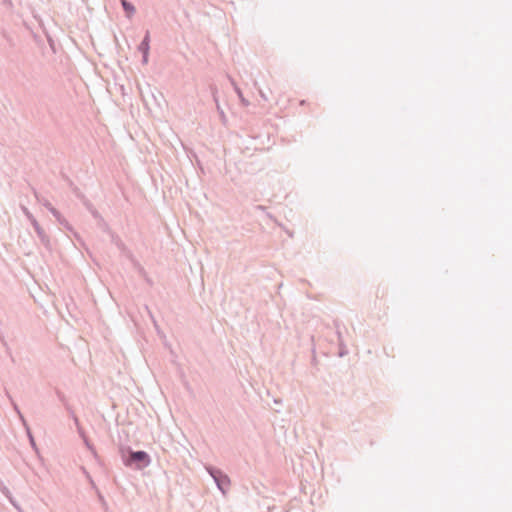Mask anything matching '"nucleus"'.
Segmentation results:
<instances>
[{"label":"nucleus","mask_w":512,"mask_h":512,"mask_svg":"<svg viewBox=\"0 0 512 512\" xmlns=\"http://www.w3.org/2000/svg\"><path fill=\"white\" fill-rule=\"evenodd\" d=\"M139 49L143 52L144 61L147 62L148 51H149V34L147 33L144 40L139 46Z\"/></svg>","instance_id":"4"},{"label":"nucleus","mask_w":512,"mask_h":512,"mask_svg":"<svg viewBox=\"0 0 512 512\" xmlns=\"http://www.w3.org/2000/svg\"><path fill=\"white\" fill-rule=\"evenodd\" d=\"M14 408L15 410L17 411L21 421L23 422V425L25 426V429H26V433H27V437H28V440H29V443L30 445L32 446V437H33V434H32V429L29 427L27 421L24 419L23 415L20 413L18 407L16 404H14Z\"/></svg>","instance_id":"2"},{"label":"nucleus","mask_w":512,"mask_h":512,"mask_svg":"<svg viewBox=\"0 0 512 512\" xmlns=\"http://www.w3.org/2000/svg\"><path fill=\"white\" fill-rule=\"evenodd\" d=\"M20 207H21V210L23 211V213L27 216V218L32 221V213L29 211V209L25 205H22V204L20 205Z\"/></svg>","instance_id":"6"},{"label":"nucleus","mask_w":512,"mask_h":512,"mask_svg":"<svg viewBox=\"0 0 512 512\" xmlns=\"http://www.w3.org/2000/svg\"><path fill=\"white\" fill-rule=\"evenodd\" d=\"M122 6L124 10L126 11L128 17H131L133 13L135 12V8L132 4L127 2L126 0H121Z\"/></svg>","instance_id":"5"},{"label":"nucleus","mask_w":512,"mask_h":512,"mask_svg":"<svg viewBox=\"0 0 512 512\" xmlns=\"http://www.w3.org/2000/svg\"><path fill=\"white\" fill-rule=\"evenodd\" d=\"M131 460L143 462L144 466H147L150 462L148 454L143 451L133 452L131 454Z\"/></svg>","instance_id":"1"},{"label":"nucleus","mask_w":512,"mask_h":512,"mask_svg":"<svg viewBox=\"0 0 512 512\" xmlns=\"http://www.w3.org/2000/svg\"><path fill=\"white\" fill-rule=\"evenodd\" d=\"M0 489L1 491L9 498L11 504L19 511V512H23V510L20 508V506L13 500V498L11 497V493L9 491V489L3 485V483L0 481Z\"/></svg>","instance_id":"3"},{"label":"nucleus","mask_w":512,"mask_h":512,"mask_svg":"<svg viewBox=\"0 0 512 512\" xmlns=\"http://www.w3.org/2000/svg\"><path fill=\"white\" fill-rule=\"evenodd\" d=\"M2 3L6 5L7 7H12V1L11 0H2Z\"/></svg>","instance_id":"7"}]
</instances>
